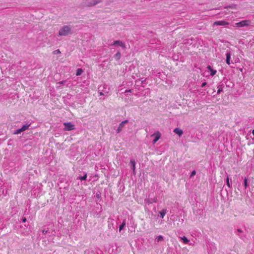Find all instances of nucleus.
Segmentation results:
<instances>
[{
  "mask_svg": "<svg viewBox=\"0 0 254 254\" xmlns=\"http://www.w3.org/2000/svg\"><path fill=\"white\" fill-rule=\"evenodd\" d=\"M87 178V174H85L83 177H81L79 178V179L81 181L82 180H85Z\"/></svg>",
  "mask_w": 254,
  "mask_h": 254,
  "instance_id": "obj_22",
  "label": "nucleus"
},
{
  "mask_svg": "<svg viewBox=\"0 0 254 254\" xmlns=\"http://www.w3.org/2000/svg\"><path fill=\"white\" fill-rule=\"evenodd\" d=\"M100 95H103V94L102 92L100 93Z\"/></svg>",
  "mask_w": 254,
  "mask_h": 254,
  "instance_id": "obj_33",
  "label": "nucleus"
},
{
  "mask_svg": "<svg viewBox=\"0 0 254 254\" xmlns=\"http://www.w3.org/2000/svg\"><path fill=\"white\" fill-rule=\"evenodd\" d=\"M157 198H155L154 199V202H156L157 201Z\"/></svg>",
  "mask_w": 254,
  "mask_h": 254,
  "instance_id": "obj_30",
  "label": "nucleus"
},
{
  "mask_svg": "<svg viewBox=\"0 0 254 254\" xmlns=\"http://www.w3.org/2000/svg\"><path fill=\"white\" fill-rule=\"evenodd\" d=\"M130 163L132 165V169L133 170V171L134 172L135 169V162L134 160H131Z\"/></svg>",
  "mask_w": 254,
  "mask_h": 254,
  "instance_id": "obj_16",
  "label": "nucleus"
},
{
  "mask_svg": "<svg viewBox=\"0 0 254 254\" xmlns=\"http://www.w3.org/2000/svg\"><path fill=\"white\" fill-rule=\"evenodd\" d=\"M248 179L245 178V179H244V186H245V189H246L248 187Z\"/></svg>",
  "mask_w": 254,
  "mask_h": 254,
  "instance_id": "obj_20",
  "label": "nucleus"
},
{
  "mask_svg": "<svg viewBox=\"0 0 254 254\" xmlns=\"http://www.w3.org/2000/svg\"><path fill=\"white\" fill-rule=\"evenodd\" d=\"M127 122H128L127 120H125V121H123L122 122H121L120 124V125L119 126V127H118V128L117 129V133H119L120 132H121L122 131L123 128L125 126V124L126 123H127Z\"/></svg>",
  "mask_w": 254,
  "mask_h": 254,
  "instance_id": "obj_6",
  "label": "nucleus"
},
{
  "mask_svg": "<svg viewBox=\"0 0 254 254\" xmlns=\"http://www.w3.org/2000/svg\"><path fill=\"white\" fill-rule=\"evenodd\" d=\"M226 184H227V186L229 188H230L231 187V185H230V182H229V177L228 176H227V179H226Z\"/></svg>",
  "mask_w": 254,
  "mask_h": 254,
  "instance_id": "obj_19",
  "label": "nucleus"
},
{
  "mask_svg": "<svg viewBox=\"0 0 254 254\" xmlns=\"http://www.w3.org/2000/svg\"><path fill=\"white\" fill-rule=\"evenodd\" d=\"M229 23L226 21H216L213 23V25L216 26H225L229 25Z\"/></svg>",
  "mask_w": 254,
  "mask_h": 254,
  "instance_id": "obj_5",
  "label": "nucleus"
},
{
  "mask_svg": "<svg viewBox=\"0 0 254 254\" xmlns=\"http://www.w3.org/2000/svg\"><path fill=\"white\" fill-rule=\"evenodd\" d=\"M71 33V27L70 26H64L59 31V36H66Z\"/></svg>",
  "mask_w": 254,
  "mask_h": 254,
  "instance_id": "obj_1",
  "label": "nucleus"
},
{
  "mask_svg": "<svg viewBox=\"0 0 254 254\" xmlns=\"http://www.w3.org/2000/svg\"><path fill=\"white\" fill-rule=\"evenodd\" d=\"M83 71L82 68H78L76 71V75H80L83 73Z\"/></svg>",
  "mask_w": 254,
  "mask_h": 254,
  "instance_id": "obj_14",
  "label": "nucleus"
},
{
  "mask_svg": "<svg viewBox=\"0 0 254 254\" xmlns=\"http://www.w3.org/2000/svg\"><path fill=\"white\" fill-rule=\"evenodd\" d=\"M156 239L158 242H159L163 240V238L161 235L158 236Z\"/></svg>",
  "mask_w": 254,
  "mask_h": 254,
  "instance_id": "obj_21",
  "label": "nucleus"
},
{
  "mask_svg": "<svg viewBox=\"0 0 254 254\" xmlns=\"http://www.w3.org/2000/svg\"><path fill=\"white\" fill-rule=\"evenodd\" d=\"M160 216L163 218L166 213V210L163 209L159 212Z\"/></svg>",
  "mask_w": 254,
  "mask_h": 254,
  "instance_id": "obj_15",
  "label": "nucleus"
},
{
  "mask_svg": "<svg viewBox=\"0 0 254 254\" xmlns=\"http://www.w3.org/2000/svg\"><path fill=\"white\" fill-rule=\"evenodd\" d=\"M251 24V21L250 20H244L241 21L239 22L236 23L235 24V27H243L245 26H249Z\"/></svg>",
  "mask_w": 254,
  "mask_h": 254,
  "instance_id": "obj_2",
  "label": "nucleus"
},
{
  "mask_svg": "<svg viewBox=\"0 0 254 254\" xmlns=\"http://www.w3.org/2000/svg\"><path fill=\"white\" fill-rule=\"evenodd\" d=\"M222 90V89H218V91H217V93L219 94L220 93V91Z\"/></svg>",
  "mask_w": 254,
  "mask_h": 254,
  "instance_id": "obj_27",
  "label": "nucleus"
},
{
  "mask_svg": "<svg viewBox=\"0 0 254 254\" xmlns=\"http://www.w3.org/2000/svg\"><path fill=\"white\" fill-rule=\"evenodd\" d=\"M101 2V0H93L91 2H88L86 5L88 6H94Z\"/></svg>",
  "mask_w": 254,
  "mask_h": 254,
  "instance_id": "obj_7",
  "label": "nucleus"
},
{
  "mask_svg": "<svg viewBox=\"0 0 254 254\" xmlns=\"http://www.w3.org/2000/svg\"><path fill=\"white\" fill-rule=\"evenodd\" d=\"M195 174H196V172H195V170H193V171L191 172V175H190V177L191 178V177H192V176H194V175H195Z\"/></svg>",
  "mask_w": 254,
  "mask_h": 254,
  "instance_id": "obj_24",
  "label": "nucleus"
},
{
  "mask_svg": "<svg viewBox=\"0 0 254 254\" xmlns=\"http://www.w3.org/2000/svg\"><path fill=\"white\" fill-rule=\"evenodd\" d=\"M174 132L178 134L179 136H181L183 133V130L179 128H176L174 129Z\"/></svg>",
  "mask_w": 254,
  "mask_h": 254,
  "instance_id": "obj_9",
  "label": "nucleus"
},
{
  "mask_svg": "<svg viewBox=\"0 0 254 254\" xmlns=\"http://www.w3.org/2000/svg\"><path fill=\"white\" fill-rule=\"evenodd\" d=\"M181 239L183 241V242L185 244H187L189 240L185 236L181 237Z\"/></svg>",
  "mask_w": 254,
  "mask_h": 254,
  "instance_id": "obj_17",
  "label": "nucleus"
},
{
  "mask_svg": "<svg viewBox=\"0 0 254 254\" xmlns=\"http://www.w3.org/2000/svg\"><path fill=\"white\" fill-rule=\"evenodd\" d=\"M22 131V130H21V129L19 128L18 129H17L16 130H15V131L14 132V134H18L20 133H21Z\"/></svg>",
  "mask_w": 254,
  "mask_h": 254,
  "instance_id": "obj_23",
  "label": "nucleus"
},
{
  "mask_svg": "<svg viewBox=\"0 0 254 254\" xmlns=\"http://www.w3.org/2000/svg\"><path fill=\"white\" fill-rule=\"evenodd\" d=\"M152 136H154L155 138L152 141V143L155 144L160 138L161 134L159 131H156L154 132Z\"/></svg>",
  "mask_w": 254,
  "mask_h": 254,
  "instance_id": "obj_4",
  "label": "nucleus"
},
{
  "mask_svg": "<svg viewBox=\"0 0 254 254\" xmlns=\"http://www.w3.org/2000/svg\"><path fill=\"white\" fill-rule=\"evenodd\" d=\"M30 126V125H24L22 126V127L20 128L21 129V130H22V131H24L25 130H26V129H27Z\"/></svg>",
  "mask_w": 254,
  "mask_h": 254,
  "instance_id": "obj_13",
  "label": "nucleus"
},
{
  "mask_svg": "<svg viewBox=\"0 0 254 254\" xmlns=\"http://www.w3.org/2000/svg\"><path fill=\"white\" fill-rule=\"evenodd\" d=\"M113 45H118L120 47H122L124 49L126 48V45L125 44L122 42L120 40H116L114 41Z\"/></svg>",
  "mask_w": 254,
  "mask_h": 254,
  "instance_id": "obj_8",
  "label": "nucleus"
},
{
  "mask_svg": "<svg viewBox=\"0 0 254 254\" xmlns=\"http://www.w3.org/2000/svg\"><path fill=\"white\" fill-rule=\"evenodd\" d=\"M26 218L25 217H23V218H22V222H26Z\"/></svg>",
  "mask_w": 254,
  "mask_h": 254,
  "instance_id": "obj_26",
  "label": "nucleus"
},
{
  "mask_svg": "<svg viewBox=\"0 0 254 254\" xmlns=\"http://www.w3.org/2000/svg\"><path fill=\"white\" fill-rule=\"evenodd\" d=\"M121 55L120 52H118L115 55L114 58L116 61H119L121 58Z\"/></svg>",
  "mask_w": 254,
  "mask_h": 254,
  "instance_id": "obj_12",
  "label": "nucleus"
},
{
  "mask_svg": "<svg viewBox=\"0 0 254 254\" xmlns=\"http://www.w3.org/2000/svg\"><path fill=\"white\" fill-rule=\"evenodd\" d=\"M237 231H238L239 232H240V233H242V231L241 229H237Z\"/></svg>",
  "mask_w": 254,
  "mask_h": 254,
  "instance_id": "obj_28",
  "label": "nucleus"
},
{
  "mask_svg": "<svg viewBox=\"0 0 254 254\" xmlns=\"http://www.w3.org/2000/svg\"><path fill=\"white\" fill-rule=\"evenodd\" d=\"M226 63L228 64H230V59H231V54L230 53H227L226 55Z\"/></svg>",
  "mask_w": 254,
  "mask_h": 254,
  "instance_id": "obj_11",
  "label": "nucleus"
},
{
  "mask_svg": "<svg viewBox=\"0 0 254 254\" xmlns=\"http://www.w3.org/2000/svg\"><path fill=\"white\" fill-rule=\"evenodd\" d=\"M207 68L210 70V75L211 76L214 75L216 73V70L213 69L210 65H208L207 66Z\"/></svg>",
  "mask_w": 254,
  "mask_h": 254,
  "instance_id": "obj_10",
  "label": "nucleus"
},
{
  "mask_svg": "<svg viewBox=\"0 0 254 254\" xmlns=\"http://www.w3.org/2000/svg\"><path fill=\"white\" fill-rule=\"evenodd\" d=\"M54 52H55V53H57V54H60V53H61V52H60V50H57L55 51H54Z\"/></svg>",
  "mask_w": 254,
  "mask_h": 254,
  "instance_id": "obj_25",
  "label": "nucleus"
},
{
  "mask_svg": "<svg viewBox=\"0 0 254 254\" xmlns=\"http://www.w3.org/2000/svg\"><path fill=\"white\" fill-rule=\"evenodd\" d=\"M64 130H71L74 129V126L71 123H64Z\"/></svg>",
  "mask_w": 254,
  "mask_h": 254,
  "instance_id": "obj_3",
  "label": "nucleus"
},
{
  "mask_svg": "<svg viewBox=\"0 0 254 254\" xmlns=\"http://www.w3.org/2000/svg\"><path fill=\"white\" fill-rule=\"evenodd\" d=\"M125 225H126V223H125V221H124L122 223V224L120 226L119 231H121L123 229V228L124 227V226Z\"/></svg>",
  "mask_w": 254,
  "mask_h": 254,
  "instance_id": "obj_18",
  "label": "nucleus"
},
{
  "mask_svg": "<svg viewBox=\"0 0 254 254\" xmlns=\"http://www.w3.org/2000/svg\"><path fill=\"white\" fill-rule=\"evenodd\" d=\"M252 133L254 135V129L253 130Z\"/></svg>",
  "mask_w": 254,
  "mask_h": 254,
  "instance_id": "obj_32",
  "label": "nucleus"
},
{
  "mask_svg": "<svg viewBox=\"0 0 254 254\" xmlns=\"http://www.w3.org/2000/svg\"><path fill=\"white\" fill-rule=\"evenodd\" d=\"M206 84V82L203 83L202 84V87H203L204 86H205Z\"/></svg>",
  "mask_w": 254,
  "mask_h": 254,
  "instance_id": "obj_29",
  "label": "nucleus"
},
{
  "mask_svg": "<svg viewBox=\"0 0 254 254\" xmlns=\"http://www.w3.org/2000/svg\"><path fill=\"white\" fill-rule=\"evenodd\" d=\"M64 82V81H61V82H60L59 83L63 84Z\"/></svg>",
  "mask_w": 254,
  "mask_h": 254,
  "instance_id": "obj_31",
  "label": "nucleus"
}]
</instances>
